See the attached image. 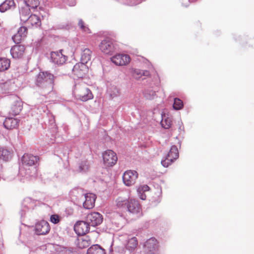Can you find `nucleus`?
Returning a JSON list of instances; mask_svg holds the SVG:
<instances>
[{
	"label": "nucleus",
	"mask_w": 254,
	"mask_h": 254,
	"mask_svg": "<svg viewBox=\"0 0 254 254\" xmlns=\"http://www.w3.org/2000/svg\"><path fill=\"white\" fill-rule=\"evenodd\" d=\"M89 225L86 220L78 221L74 225V229L78 235H83L89 232Z\"/></svg>",
	"instance_id": "nucleus-13"
},
{
	"label": "nucleus",
	"mask_w": 254,
	"mask_h": 254,
	"mask_svg": "<svg viewBox=\"0 0 254 254\" xmlns=\"http://www.w3.org/2000/svg\"><path fill=\"white\" fill-rule=\"evenodd\" d=\"M190 1L191 2H194V1H196L197 0H190Z\"/></svg>",
	"instance_id": "nucleus-41"
},
{
	"label": "nucleus",
	"mask_w": 254,
	"mask_h": 254,
	"mask_svg": "<svg viewBox=\"0 0 254 254\" xmlns=\"http://www.w3.org/2000/svg\"><path fill=\"white\" fill-rule=\"evenodd\" d=\"M89 168V164L87 161H83L81 162L79 165V169L80 171H86Z\"/></svg>",
	"instance_id": "nucleus-37"
},
{
	"label": "nucleus",
	"mask_w": 254,
	"mask_h": 254,
	"mask_svg": "<svg viewBox=\"0 0 254 254\" xmlns=\"http://www.w3.org/2000/svg\"><path fill=\"white\" fill-rule=\"evenodd\" d=\"M149 190V187L146 185H143L140 186L137 188V192L139 196V197L142 200H145L146 198V194L145 192L148 191Z\"/></svg>",
	"instance_id": "nucleus-26"
},
{
	"label": "nucleus",
	"mask_w": 254,
	"mask_h": 254,
	"mask_svg": "<svg viewBox=\"0 0 254 254\" xmlns=\"http://www.w3.org/2000/svg\"><path fill=\"white\" fill-rule=\"evenodd\" d=\"M87 254H105V251L100 246L95 245L88 249Z\"/></svg>",
	"instance_id": "nucleus-25"
},
{
	"label": "nucleus",
	"mask_w": 254,
	"mask_h": 254,
	"mask_svg": "<svg viewBox=\"0 0 254 254\" xmlns=\"http://www.w3.org/2000/svg\"><path fill=\"white\" fill-rule=\"evenodd\" d=\"M182 4H183L184 6H187V5H188L189 3H188V2H186V3H182Z\"/></svg>",
	"instance_id": "nucleus-40"
},
{
	"label": "nucleus",
	"mask_w": 254,
	"mask_h": 254,
	"mask_svg": "<svg viewBox=\"0 0 254 254\" xmlns=\"http://www.w3.org/2000/svg\"><path fill=\"white\" fill-rule=\"evenodd\" d=\"M86 220L90 225L95 227L101 224L103 217L98 212H92L87 215Z\"/></svg>",
	"instance_id": "nucleus-10"
},
{
	"label": "nucleus",
	"mask_w": 254,
	"mask_h": 254,
	"mask_svg": "<svg viewBox=\"0 0 254 254\" xmlns=\"http://www.w3.org/2000/svg\"><path fill=\"white\" fill-rule=\"evenodd\" d=\"M92 51L88 48H85L82 51L81 54V62L86 64L91 58Z\"/></svg>",
	"instance_id": "nucleus-24"
},
{
	"label": "nucleus",
	"mask_w": 254,
	"mask_h": 254,
	"mask_svg": "<svg viewBox=\"0 0 254 254\" xmlns=\"http://www.w3.org/2000/svg\"><path fill=\"white\" fill-rule=\"evenodd\" d=\"M27 35V28L25 26L20 27L17 32L12 37L13 41L15 44L20 43L26 37Z\"/></svg>",
	"instance_id": "nucleus-16"
},
{
	"label": "nucleus",
	"mask_w": 254,
	"mask_h": 254,
	"mask_svg": "<svg viewBox=\"0 0 254 254\" xmlns=\"http://www.w3.org/2000/svg\"><path fill=\"white\" fill-rule=\"evenodd\" d=\"M54 76L48 71L40 72L36 79V84L45 90L51 91L54 86Z\"/></svg>",
	"instance_id": "nucleus-1"
},
{
	"label": "nucleus",
	"mask_w": 254,
	"mask_h": 254,
	"mask_svg": "<svg viewBox=\"0 0 254 254\" xmlns=\"http://www.w3.org/2000/svg\"><path fill=\"white\" fill-rule=\"evenodd\" d=\"M85 200L83 202V207L86 209H91L94 206L96 195L92 193H88L85 195Z\"/></svg>",
	"instance_id": "nucleus-18"
},
{
	"label": "nucleus",
	"mask_w": 254,
	"mask_h": 254,
	"mask_svg": "<svg viewBox=\"0 0 254 254\" xmlns=\"http://www.w3.org/2000/svg\"><path fill=\"white\" fill-rule=\"evenodd\" d=\"M128 202V199H123L122 198H119L117 199V205L121 208L125 206L127 207Z\"/></svg>",
	"instance_id": "nucleus-36"
},
{
	"label": "nucleus",
	"mask_w": 254,
	"mask_h": 254,
	"mask_svg": "<svg viewBox=\"0 0 254 254\" xmlns=\"http://www.w3.org/2000/svg\"><path fill=\"white\" fill-rule=\"evenodd\" d=\"M22 102L18 98H15L11 102L9 113L12 116L18 115L22 109Z\"/></svg>",
	"instance_id": "nucleus-11"
},
{
	"label": "nucleus",
	"mask_w": 254,
	"mask_h": 254,
	"mask_svg": "<svg viewBox=\"0 0 254 254\" xmlns=\"http://www.w3.org/2000/svg\"><path fill=\"white\" fill-rule=\"evenodd\" d=\"M138 178V173L133 170H127L123 175V181L124 184L128 187L133 185Z\"/></svg>",
	"instance_id": "nucleus-6"
},
{
	"label": "nucleus",
	"mask_w": 254,
	"mask_h": 254,
	"mask_svg": "<svg viewBox=\"0 0 254 254\" xmlns=\"http://www.w3.org/2000/svg\"><path fill=\"white\" fill-rule=\"evenodd\" d=\"M38 158L37 156H33L28 154H25L22 158L23 164L27 166H33L35 163L37 162Z\"/></svg>",
	"instance_id": "nucleus-19"
},
{
	"label": "nucleus",
	"mask_w": 254,
	"mask_h": 254,
	"mask_svg": "<svg viewBox=\"0 0 254 254\" xmlns=\"http://www.w3.org/2000/svg\"><path fill=\"white\" fill-rule=\"evenodd\" d=\"M130 71L132 76L137 80L139 79L143 76H147L149 75V71L147 70H141L139 69L131 68L130 69Z\"/></svg>",
	"instance_id": "nucleus-21"
},
{
	"label": "nucleus",
	"mask_w": 254,
	"mask_h": 254,
	"mask_svg": "<svg viewBox=\"0 0 254 254\" xmlns=\"http://www.w3.org/2000/svg\"><path fill=\"white\" fill-rule=\"evenodd\" d=\"M88 72L87 65L83 63H78L76 64L73 68L72 72L75 77L83 78Z\"/></svg>",
	"instance_id": "nucleus-7"
},
{
	"label": "nucleus",
	"mask_w": 254,
	"mask_h": 254,
	"mask_svg": "<svg viewBox=\"0 0 254 254\" xmlns=\"http://www.w3.org/2000/svg\"><path fill=\"white\" fill-rule=\"evenodd\" d=\"M15 6L13 0H5L0 5V11L4 12L9 9H13Z\"/></svg>",
	"instance_id": "nucleus-22"
},
{
	"label": "nucleus",
	"mask_w": 254,
	"mask_h": 254,
	"mask_svg": "<svg viewBox=\"0 0 254 254\" xmlns=\"http://www.w3.org/2000/svg\"><path fill=\"white\" fill-rule=\"evenodd\" d=\"M179 157L178 148L175 145H173L166 156L165 159L161 161L162 165L165 167H168L172 163Z\"/></svg>",
	"instance_id": "nucleus-5"
},
{
	"label": "nucleus",
	"mask_w": 254,
	"mask_h": 254,
	"mask_svg": "<svg viewBox=\"0 0 254 254\" xmlns=\"http://www.w3.org/2000/svg\"><path fill=\"white\" fill-rule=\"evenodd\" d=\"M61 220V218L58 214H53L50 217V221L55 224L59 223Z\"/></svg>",
	"instance_id": "nucleus-38"
},
{
	"label": "nucleus",
	"mask_w": 254,
	"mask_h": 254,
	"mask_svg": "<svg viewBox=\"0 0 254 254\" xmlns=\"http://www.w3.org/2000/svg\"><path fill=\"white\" fill-rule=\"evenodd\" d=\"M127 210L132 213L137 214L141 211V207L137 200L135 199L130 198L127 205Z\"/></svg>",
	"instance_id": "nucleus-17"
},
{
	"label": "nucleus",
	"mask_w": 254,
	"mask_h": 254,
	"mask_svg": "<svg viewBox=\"0 0 254 254\" xmlns=\"http://www.w3.org/2000/svg\"><path fill=\"white\" fill-rule=\"evenodd\" d=\"M183 107V101L179 98H175L173 104V108L176 110L181 109Z\"/></svg>",
	"instance_id": "nucleus-33"
},
{
	"label": "nucleus",
	"mask_w": 254,
	"mask_h": 254,
	"mask_svg": "<svg viewBox=\"0 0 254 254\" xmlns=\"http://www.w3.org/2000/svg\"><path fill=\"white\" fill-rule=\"evenodd\" d=\"M161 125L163 127L166 129L169 128L172 124V118L169 117L168 115H164L162 117V120L161 122Z\"/></svg>",
	"instance_id": "nucleus-28"
},
{
	"label": "nucleus",
	"mask_w": 254,
	"mask_h": 254,
	"mask_svg": "<svg viewBox=\"0 0 254 254\" xmlns=\"http://www.w3.org/2000/svg\"><path fill=\"white\" fill-rule=\"evenodd\" d=\"M91 242L87 236H84L78 239L77 245L80 249L86 248L89 246Z\"/></svg>",
	"instance_id": "nucleus-23"
},
{
	"label": "nucleus",
	"mask_w": 254,
	"mask_h": 254,
	"mask_svg": "<svg viewBox=\"0 0 254 254\" xmlns=\"http://www.w3.org/2000/svg\"><path fill=\"white\" fill-rule=\"evenodd\" d=\"M27 174H29L31 176L35 177L36 176V169L35 167L32 168L31 172H27Z\"/></svg>",
	"instance_id": "nucleus-39"
},
{
	"label": "nucleus",
	"mask_w": 254,
	"mask_h": 254,
	"mask_svg": "<svg viewBox=\"0 0 254 254\" xmlns=\"http://www.w3.org/2000/svg\"><path fill=\"white\" fill-rule=\"evenodd\" d=\"M10 61L9 59L4 58H0V71H3L8 69L10 66Z\"/></svg>",
	"instance_id": "nucleus-30"
},
{
	"label": "nucleus",
	"mask_w": 254,
	"mask_h": 254,
	"mask_svg": "<svg viewBox=\"0 0 254 254\" xmlns=\"http://www.w3.org/2000/svg\"><path fill=\"white\" fill-rule=\"evenodd\" d=\"M158 247V242L154 238H151L146 241L144 245L145 254H155V251Z\"/></svg>",
	"instance_id": "nucleus-12"
},
{
	"label": "nucleus",
	"mask_w": 254,
	"mask_h": 254,
	"mask_svg": "<svg viewBox=\"0 0 254 254\" xmlns=\"http://www.w3.org/2000/svg\"><path fill=\"white\" fill-rule=\"evenodd\" d=\"M111 61L118 66H126L131 61L130 57L127 54H117L111 58Z\"/></svg>",
	"instance_id": "nucleus-8"
},
{
	"label": "nucleus",
	"mask_w": 254,
	"mask_h": 254,
	"mask_svg": "<svg viewBox=\"0 0 254 254\" xmlns=\"http://www.w3.org/2000/svg\"><path fill=\"white\" fill-rule=\"evenodd\" d=\"M138 245V241L135 237L128 239L126 245V248L130 252L134 251Z\"/></svg>",
	"instance_id": "nucleus-27"
},
{
	"label": "nucleus",
	"mask_w": 254,
	"mask_h": 254,
	"mask_svg": "<svg viewBox=\"0 0 254 254\" xmlns=\"http://www.w3.org/2000/svg\"><path fill=\"white\" fill-rule=\"evenodd\" d=\"M11 157L10 152L6 149H0V158L7 161Z\"/></svg>",
	"instance_id": "nucleus-31"
},
{
	"label": "nucleus",
	"mask_w": 254,
	"mask_h": 254,
	"mask_svg": "<svg viewBox=\"0 0 254 254\" xmlns=\"http://www.w3.org/2000/svg\"><path fill=\"white\" fill-rule=\"evenodd\" d=\"M63 50L51 53V58L53 63L58 65H62L65 63L67 57L63 53Z\"/></svg>",
	"instance_id": "nucleus-9"
},
{
	"label": "nucleus",
	"mask_w": 254,
	"mask_h": 254,
	"mask_svg": "<svg viewBox=\"0 0 254 254\" xmlns=\"http://www.w3.org/2000/svg\"><path fill=\"white\" fill-rule=\"evenodd\" d=\"M30 9L29 8H23L20 11V14L23 20H27L28 17L30 14Z\"/></svg>",
	"instance_id": "nucleus-35"
},
{
	"label": "nucleus",
	"mask_w": 254,
	"mask_h": 254,
	"mask_svg": "<svg viewBox=\"0 0 254 254\" xmlns=\"http://www.w3.org/2000/svg\"><path fill=\"white\" fill-rule=\"evenodd\" d=\"M25 52V47L24 45H16L12 47L10 50V54L14 59H20L22 58Z\"/></svg>",
	"instance_id": "nucleus-14"
},
{
	"label": "nucleus",
	"mask_w": 254,
	"mask_h": 254,
	"mask_svg": "<svg viewBox=\"0 0 254 254\" xmlns=\"http://www.w3.org/2000/svg\"><path fill=\"white\" fill-rule=\"evenodd\" d=\"M25 3L26 4L28 8H35L39 4L38 0H24Z\"/></svg>",
	"instance_id": "nucleus-32"
},
{
	"label": "nucleus",
	"mask_w": 254,
	"mask_h": 254,
	"mask_svg": "<svg viewBox=\"0 0 254 254\" xmlns=\"http://www.w3.org/2000/svg\"><path fill=\"white\" fill-rule=\"evenodd\" d=\"M104 165L106 167H111L114 166L117 162L116 153L112 150H107L102 153Z\"/></svg>",
	"instance_id": "nucleus-3"
},
{
	"label": "nucleus",
	"mask_w": 254,
	"mask_h": 254,
	"mask_svg": "<svg viewBox=\"0 0 254 254\" xmlns=\"http://www.w3.org/2000/svg\"><path fill=\"white\" fill-rule=\"evenodd\" d=\"M19 120L13 118H7L3 122L4 127L8 129L16 128L19 125Z\"/></svg>",
	"instance_id": "nucleus-20"
},
{
	"label": "nucleus",
	"mask_w": 254,
	"mask_h": 254,
	"mask_svg": "<svg viewBox=\"0 0 254 254\" xmlns=\"http://www.w3.org/2000/svg\"><path fill=\"white\" fill-rule=\"evenodd\" d=\"M76 98L83 102L93 99V95L90 90L86 87L78 86L74 91Z\"/></svg>",
	"instance_id": "nucleus-2"
},
{
	"label": "nucleus",
	"mask_w": 254,
	"mask_h": 254,
	"mask_svg": "<svg viewBox=\"0 0 254 254\" xmlns=\"http://www.w3.org/2000/svg\"><path fill=\"white\" fill-rule=\"evenodd\" d=\"M78 25L80 29L84 32L89 33H90V30L89 28L85 25L84 22L82 19H79L78 22Z\"/></svg>",
	"instance_id": "nucleus-34"
},
{
	"label": "nucleus",
	"mask_w": 254,
	"mask_h": 254,
	"mask_svg": "<svg viewBox=\"0 0 254 254\" xmlns=\"http://www.w3.org/2000/svg\"><path fill=\"white\" fill-rule=\"evenodd\" d=\"M99 48L102 53L108 55H112L116 49L113 41L108 38L102 40L99 45Z\"/></svg>",
	"instance_id": "nucleus-4"
},
{
	"label": "nucleus",
	"mask_w": 254,
	"mask_h": 254,
	"mask_svg": "<svg viewBox=\"0 0 254 254\" xmlns=\"http://www.w3.org/2000/svg\"><path fill=\"white\" fill-rule=\"evenodd\" d=\"M50 230L49 224L44 220L39 222L35 226V232L37 235H46Z\"/></svg>",
	"instance_id": "nucleus-15"
},
{
	"label": "nucleus",
	"mask_w": 254,
	"mask_h": 254,
	"mask_svg": "<svg viewBox=\"0 0 254 254\" xmlns=\"http://www.w3.org/2000/svg\"><path fill=\"white\" fill-rule=\"evenodd\" d=\"M27 21L32 26H35L36 27L41 25V20L40 18L35 14H32L28 17Z\"/></svg>",
	"instance_id": "nucleus-29"
}]
</instances>
